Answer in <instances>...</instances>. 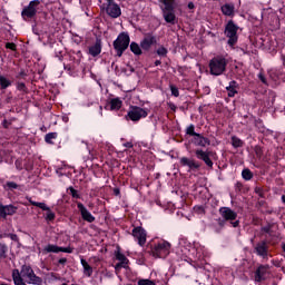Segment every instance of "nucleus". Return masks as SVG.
Instances as JSON below:
<instances>
[{
  "instance_id": "nucleus-1",
  "label": "nucleus",
  "mask_w": 285,
  "mask_h": 285,
  "mask_svg": "<svg viewBox=\"0 0 285 285\" xmlns=\"http://www.w3.org/2000/svg\"><path fill=\"white\" fill-rule=\"evenodd\" d=\"M12 277L14 285H27L23 278L28 284L32 285H38L41 282V279L36 276L35 271L29 266H22L21 272L19 269H13Z\"/></svg>"
},
{
  "instance_id": "nucleus-2",
  "label": "nucleus",
  "mask_w": 285,
  "mask_h": 285,
  "mask_svg": "<svg viewBox=\"0 0 285 285\" xmlns=\"http://www.w3.org/2000/svg\"><path fill=\"white\" fill-rule=\"evenodd\" d=\"M185 244V247L183 249V253L188 256L193 257L196 261H203L206 256V247L203 245H191L190 243H186L185 240L180 242L179 245L183 246Z\"/></svg>"
},
{
  "instance_id": "nucleus-3",
  "label": "nucleus",
  "mask_w": 285,
  "mask_h": 285,
  "mask_svg": "<svg viewBox=\"0 0 285 285\" xmlns=\"http://www.w3.org/2000/svg\"><path fill=\"white\" fill-rule=\"evenodd\" d=\"M228 66V60L223 56H216L209 61V72L214 77H219L226 72V67Z\"/></svg>"
},
{
  "instance_id": "nucleus-4",
  "label": "nucleus",
  "mask_w": 285,
  "mask_h": 285,
  "mask_svg": "<svg viewBox=\"0 0 285 285\" xmlns=\"http://www.w3.org/2000/svg\"><path fill=\"white\" fill-rule=\"evenodd\" d=\"M130 46V36L126 32H121L114 41V49L117 52V57H121Z\"/></svg>"
},
{
  "instance_id": "nucleus-5",
  "label": "nucleus",
  "mask_w": 285,
  "mask_h": 285,
  "mask_svg": "<svg viewBox=\"0 0 285 285\" xmlns=\"http://www.w3.org/2000/svg\"><path fill=\"white\" fill-rule=\"evenodd\" d=\"M171 245L166 240H160L157 245H154L151 254L157 258H165L170 253Z\"/></svg>"
},
{
  "instance_id": "nucleus-6",
  "label": "nucleus",
  "mask_w": 285,
  "mask_h": 285,
  "mask_svg": "<svg viewBox=\"0 0 285 285\" xmlns=\"http://www.w3.org/2000/svg\"><path fill=\"white\" fill-rule=\"evenodd\" d=\"M237 30H239V27L233 20H229L225 27V35L228 38L229 46L237 43Z\"/></svg>"
},
{
  "instance_id": "nucleus-7",
  "label": "nucleus",
  "mask_w": 285,
  "mask_h": 285,
  "mask_svg": "<svg viewBox=\"0 0 285 285\" xmlns=\"http://www.w3.org/2000/svg\"><path fill=\"white\" fill-rule=\"evenodd\" d=\"M41 1L39 0H33L29 3L28 7H24L21 17L22 19L28 20V19H33V17H37V8H39Z\"/></svg>"
},
{
  "instance_id": "nucleus-8",
  "label": "nucleus",
  "mask_w": 285,
  "mask_h": 285,
  "mask_svg": "<svg viewBox=\"0 0 285 285\" xmlns=\"http://www.w3.org/2000/svg\"><path fill=\"white\" fill-rule=\"evenodd\" d=\"M127 117H129L131 121H139V119L148 117V111L141 107L132 106L130 107Z\"/></svg>"
},
{
  "instance_id": "nucleus-9",
  "label": "nucleus",
  "mask_w": 285,
  "mask_h": 285,
  "mask_svg": "<svg viewBox=\"0 0 285 285\" xmlns=\"http://www.w3.org/2000/svg\"><path fill=\"white\" fill-rule=\"evenodd\" d=\"M225 224L232 225V227L236 228L238 226V220L235 215H223L215 223V225H218L219 227L224 226Z\"/></svg>"
},
{
  "instance_id": "nucleus-10",
  "label": "nucleus",
  "mask_w": 285,
  "mask_h": 285,
  "mask_svg": "<svg viewBox=\"0 0 285 285\" xmlns=\"http://www.w3.org/2000/svg\"><path fill=\"white\" fill-rule=\"evenodd\" d=\"M107 14H109V17H112V19L121 17V8H119V4L115 3V0H107Z\"/></svg>"
},
{
  "instance_id": "nucleus-11",
  "label": "nucleus",
  "mask_w": 285,
  "mask_h": 285,
  "mask_svg": "<svg viewBox=\"0 0 285 285\" xmlns=\"http://www.w3.org/2000/svg\"><path fill=\"white\" fill-rule=\"evenodd\" d=\"M116 259L119 262L116 266V274L118 275L121 268L128 269L129 268V259L121 253H116Z\"/></svg>"
},
{
  "instance_id": "nucleus-12",
  "label": "nucleus",
  "mask_w": 285,
  "mask_h": 285,
  "mask_svg": "<svg viewBox=\"0 0 285 285\" xmlns=\"http://www.w3.org/2000/svg\"><path fill=\"white\" fill-rule=\"evenodd\" d=\"M156 43L157 38H155V36H153L151 33H147L140 42V48L142 50H150V48H153V46H155Z\"/></svg>"
},
{
  "instance_id": "nucleus-13",
  "label": "nucleus",
  "mask_w": 285,
  "mask_h": 285,
  "mask_svg": "<svg viewBox=\"0 0 285 285\" xmlns=\"http://www.w3.org/2000/svg\"><path fill=\"white\" fill-rule=\"evenodd\" d=\"M132 236L135 239L138 240L139 246L145 245L147 234L142 227L138 226V227L134 228Z\"/></svg>"
},
{
  "instance_id": "nucleus-14",
  "label": "nucleus",
  "mask_w": 285,
  "mask_h": 285,
  "mask_svg": "<svg viewBox=\"0 0 285 285\" xmlns=\"http://www.w3.org/2000/svg\"><path fill=\"white\" fill-rule=\"evenodd\" d=\"M197 159L205 161L208 168H213V160L210 159V151H204L202 149H197L195 151Z\"/></svg>"
},
{
  "instance_id": "nucleus-15",
  "label": "nucleus",
  "mask_w": 285,
  "mask_h": 285,
  "mask_svg": "<svg viewBox=\"0 0 285 285\" xmlns=\"http://www.w3.org/2000/svg\"><path fill=\"white\" fill-rule=\"evenodd\" d=\"M45 253H72L70 247H59L57 245H47L43 249Z\"/></svg>"
},
{
  "instance_id": "nucleus-16",
  "label": "nucleus",
  "mask_w": 285,
  "mask_h": 285,
  "mask_svg": "<svg viewBox=\"0 0 285 285\" xmlns=\"http://www.w3.org/2000/svg\"><path fill=\"white\" fill-rule=\"evenodd\" d=\"M163 16L167 23H175V8H163Z\"/></svg>"
},
{
  "instance_id": "nucleus-17",
  "label": "nucleus",
  "mask_w": 285,
  "mask_h": 285,
  "mask_svg": "<svg viewBox=\"0 0 285 285\" xmlns=\"http://www.w3.org/2000/svg\"><path fill=\"white\" fill-rule=\"evenodd\" d=\"M89 55H91V57H99V55H101V39H97L95 45L89 47Z\"/></svg>"
},
{
  "instance_id": "nucleus-18",
  "label": "nucleus",
  "mask_w": 285,
  "mask_h": 285,
  "mask_svg": "<svg viewBox=\"0 0 285 285\" xmlns=\"http://www.w3.org/2000/svg\"><path fill=\"white\" fill-rule=\"evenodd\" d=\"M269 276V268L266 266H261L258 267V269L256 271V281L261 282L263 279H265L266 277Z\"/></svg>"
},
{
  "instance_id": "nucleus-19",
  "label": "nucleus",
  "mask_w": 285,
  "mask_h": 285,
  "mask_svg": "<svg viewBox=\"0 0 285 285\" xmlns=\"http://www.w3.org/2000/svg\"><path fill=\"white\" fill-rule=\"evenodd\" d=\"M194 142L196 144V146H200L202 148H206V146H210V140L200 134L195 136Z\"/></svg>"
},
{
  "instance_id": "nucleus-20",
  "label": "nucleus",
  "mask_w": 285,
  "mask_h": 285,
  "mask_svg": "<svg viewBox=\"0 0 285 285\" xmlns=\"http://www.w3.org/2000/svg\"><path fill=\"white\" fill-rule=\"evenodd\" d=\"M255 249L258 256L263 258L268 257V245H266V243H258Z\"/></svg>"
},
{
  "instance_id": "nucleus-21",
  "label": "nucleus",
  "mask_w": 285,
  "mask_h": 285,
  "mask_svg": "<svg viewBox=\"0 0 285 285\" xmlns=\"http://www.w3.org/2000/svg\"><path fill=\"white\" fill-rule=\"evenodd\" d=\"M226 90L228 92V97H235V95H237V90H239V85H237V81L233 80L229 82V86L226 87Z\"/></svg>"
},
{
  "instance_id": "nucleus-22",
  "label": "nucleus",
  "mask_w": 285,
  "mask_h": 285,
  "mask_svg": "<svg viewBox=\"0 0 285 285\" xmlns=\"http://www.w3.org/2000/svg\"><path fill=\"white\" fill-rule=\"evenodd\" d=\"M17 213V207L12 205H0V215H14Z\"/></svg>"
},
{
  "instance_id": "nucleus-23",
  "label": "nucleus",
  "mask_w": 285,
  "mask_h": 285,
  "mask_svg": "<svg viewBox=\"0 0 285 285\" xmlns=\"http://www.w3.org/2000/svg\"><path fill=\"white\" fill-rule=\"evenodd\" d=\"M80 263L82 265V268H83V275L86 277H91L92 273H94V269L92 267L89 265V263L85 259V258H81L80 259Z\"/></svg>"
},
{
  "instance_id": "nucleus-24",
  "label": "nucleus",
  "mask_w": 285,
  "mask_h": 285,
  "mask_svg": "<svg viewBox=\"0 0 285 285\" xmlns=\"http://www.w3.org/2000/svg\"><path fill=\"white\" fill-rule=\"evenodd\" d=\"M222 12L223 14H225L226 17H233V14H235V6L233 4H224L222 7Z\"/></svg>"
},
{
  "instance_id": "nucleus-25",
  "label": "nucleus",
  "mask_w": 285,
  "mask_h": 285,
  "mask_svg": "<svg viewBox=\"0 0 285 285\" xmlns=\"http://www.w3.org/2000/svg\"><path fill=\"white\" fill-rule=\"evenodd\" d=\"M31 206H37V208H41V210H45L47 215H52V210H50V207L46 205V203H37L35 200H30Z\"/></svg>"
},
{
  "instance_id": "nucleus-26",
  "label": "nucleus",
  "mask_w": 285,
  "mask_h": 285,
  "mask_svg": "<svg viewBox=\"0 0 285 285\" xmlns=\"http://www.w3.org/2000/svg\"><path fill=\"white\" fill-rule=\"evenodd\" d=\"M122 101L119 98H114L110 100V110H119L122 106Z\"/></svg>"
},
{
  "instance_id": "nucleus-27",
  "label": "nucleus",
  "mask_w": 285,
  "mask_h": 285,
  "mask_svg": "<svg viewBox=\"0 0 285 285\" xmlns=\"http://www.w3.org/2000/svg\"><path fill=\"white\" fill-rule=\"evenodd\" d=\"M10 86H12V82L4 76H0V90H6V88H10Z\"/></svg>"
},
{
  "instance_id": "nucleus-28",
  "label": "nucleus",
  "mask_w": 285,
  "mask_h": 285,
  "mask_svg": "<svg viewBox=\"0 0 285 285\" xmlns=\"http://www.w3.org/2000/svg\"><path fill=\"white\" fill-rule=\"evenodd\" d=\"M276 230H277L276 224H271V225L264 227V232L269 234V236H276Z\"/></svg>"
},
{
  "instance_id": "nucleus-29",
  "label": "nucleus",
  "mask_w": 285,
  "mask_h": 285,
  "mask_svg": "<svg viewBox=\"0 0 285 285\" xmlns=\"http://www.w3.org/2000/svg\"><path fill=\"white\" fill-rule=\"evenodd\" d=\"M129 47L131 52H134V55H137V56L141 55V47H139V43L131 42Z\"/></svg>"
},
{
  "instance_id": "nucleus-30",
  "label": "nucleus",
  "mask_w": 285,
  "mask_h": 285,
  "mask_svg": "<svg viewBox=\"0 0 285 285\" xmlns=\"http://www.w3.org/2000/svg\"><path fill=\"white\" fill-rule=\"evenodd\" d=\"M232 146L234 148H242V146H244V141L239 138H237L236 136L232 137Z\"/></svg>"
},
{
  "instance_id": "nucleus-31",
  "label": "nucleus",
  "mask_w": 285,
  "mask_h": 285,
  "mask_svg": "<svg viewBox=\"0 0 285 285\" xmlns=\"http://www.w3.org/2000/svg\"><path fill=\"white\" fill-rule=\"evenodd\" d=\"M242 176L246 181H250V179H253V171H250V169H244Z\"/></svg>"
},
{
  "instance_id": "nucleus-32",
  "label": "nucleus",
  "mask_w": 285,
  "mask_h": 285,
  "mask_svg": "<svg viewBox=\"0 0 285 285\" xmlns=\"http://www.w3.org/2000/svg\"><path fill=\"white\" fill-rule=\"evenodd\" d=\"M57 137H58L57 132H49V134H47V135L45 136V141H46L47 144H53V142H52V139H57Z\"/></svg>"
},
{
  "instance_id": "nucleus-33",
  "label": "nucleus",
  "mask_w": 285,
  "mask_h": 285,
  "mask_svg": "<svg viewBox=\"0 0 285 285\" xmlns=\"http://www.w3.org/2000/svg\"><path fill=\"white\" fill-rule=\"evenodd\" d=\"M186 135H189L190 137H197V132H195V125H189L186 128Z\"/></svg>"
},
{
  "instance_id": "nucleus-34",
  "label": "nucleus",
  "mask_w": 285,
  "mask_h": 285,
  "mask_svg": "<svg viewBox=\"0 0 285 285\" xmlns=\"http://www.w3.org/2000/svg\"><path fill=\"white\" fill-rule=\"evenodd\" d=\"M175 1L176 0H160V3H163L167 9L175 8Z\"/></svg>"
},
{
  "instance_id": "nucleus-35",
  "label": "nucleus",
  "mask_w": 285,
  "mask_h": 285,
  "mask_svg": "<svg viewBox=\"0 0 285 285\" xmlns=\"http://www.w3.org/2000/svg\"><path fill=\"white\" fill-rule=\"evenodd\" d=\"M68 191H69V195H71V197H73V199H79L81 197L79 195V191H77V189H75L73 187H69Z\"/></svg>"
},
{
  "instance_id": "nucleus-36",
  "label": "nucleus",
  "mask_w": 285,
  "mask_h": 285,
  "mask_svg": "<svg viewBox=\"0 0 285 285\" xmlns=\"http://www.w3.org/2000/svg\"><path fill=\"white\" fill-rule=\"evenodd\" d=\"M219 213H220V215H235V213H233L232 209L228 207H222L219 209Z\"/></svg>"
},
{
  "instance_id": "nucleus-37",
  "label": "nucleus",
  "mask_w": 285,
  "mask_h": 285,
  "mask_svg": "<svg viewBox=\"0 0 285 285\" xmlns=\"http://www.w3.org/2000/svg\"><path fill=\"white\" fill-rule=\"evenodd\" d=\"M157 55H159L160 57H166V55H168V49L165 48V47H160V48L157 50Z\"/></svg>"
},
{
  "instance_id": "nucleus-38",
  "label": "nucleus",
  "mask_w": 285,
  "mask_h": 285,
  "mask_svg": "<svg viewBox=\"0 0 285 285\" xmlns=\"http://www.w3.org/2000/svg\"><path fill=\"white\" fill-rule=\"evenodd\" d=\"M194 213H196L198 215H204V213H206V209H204V206H195Z\"/></svg>"
},
{
  "instance_id": "nucleus-39",
  "label": "nucleus",
  "mask_w": 285,
  "mask_h": 285,
  "mask_svg": "<svg viewBox=\"0 0 285 285\" xmlns=\"http://www.w3.org/2000/svg\"><path fill=\"white\" fill-rule=\"evenodd\" d=\"M78 210L81 213V215H88V209H86L81 203H78Z\"/></svg>"
},
{
  "instance_id": "nucleus-40",
  "label": "nucleus",
  "mask_w": 285,
  "mask_h": 285,
  "mask_svg": "<svg viewBox=\"0 0 285 285\" xmlns=\"http://www.w3.org/2000/svg\"><path fill=\"white\" fill-rule=\"evenodd\" d=\"M138 285H156V283L150 279H141V281H138Z\"/></svg>"
},
{
  "instance_id": "nucleus-41",
  "label": "nucleus",
  "mask_w": 285,
  "mask_h": 285,
  "mask_svg": "<svg viewBox=\"0 0 285 285\" xmlns=\"http://www.w3.org/2000/svg\"><path fill=\"white\" fill-rule=\"evenodd\" d=\"M6 48L8 50H12L13 52L17 51V45L14 42H7Z\"/></svg>"
},
{
  "instance_id": "nucleus-42",
  "label": "nucleus",
  "mask_w": 285,
  "mask_h": 285,
  "mask_svg": "<svg viewBox=\"0 0 285 285\" xmlns=\"http://www.w3.org/2000/svg\"><path fill=\"white\" fill-rule=\"evenodd\" d=\"M199 167H200L199 163L195 161L194 159H191V160L189 161V167H188V168H190V169H197V168H199Z\"/></svg>"
},
{
  "instance_id": "nucleus-43",
  "label": "nucleus",
  "mask_w": 285,
  "mask_h": 285,
  "mask_svg": "<svg viewBox=\"0 0 285 285\" xmlns=\"http://www.w3.org/2000/svg\"><path fill=\"white\" fill-rule=\"evenodd\" d=\"M7 188H10V190H16V188H19V185H17L14 181H8Z\"/></svg>"
},
{
  "instance_id": "nucleus-44",
  "label": "nucleus",
  "mask_w": 285,
  "mask_h": 285,
  "mask_svg": "<svg viewBox=\"0 0 285 285\" xmlns=\"http://www.w3.org/2000/svg\"><path fill=\"white\" fill-rule=\"evenodd\" d=\"M190 161H191V159H188L187 157H183V158H180V164H181V166H190Z\"/></svg>"
},
{
  "instance_id": "nucleus-45",
  "label": "nucleus",
  "mask_w": 285,
  "mask_h": 285,
  "mask_svg": "<svg viewBox=\"0 0 285 285\" xmlns=\"http://www.w3.org/2000/svg\"><path fill=\"white\" fill-rule=\"evenodd\" d=\"M8 253V247L6 245H0V257L6 256Z\"/></svg>"
},
{
  "instance_id": "nucleus-46",
  "label": "nucleus",
  "mask_w": 285,
  "mask_h": 285,
  "mask_svg": "<svg viewBox=\"0 0 285 285\" xmlns=\"http://www.w3.org/2000/svg\"><path fill=\"white\" fill-rule=\"evenodd\" d=\"M82 219L88 223H92L95 220L92 215H82Z\"/></svg>"
},
{
  "instance_id": "nucleus-47",
  "label": "nucleus",
  "mask_w": 285,
  "mask_h": 285,
  "mask_svg": "<svg viewBox=\"0 0 285 285\" xmlns=\"http://www.w3.org/2000/svg\"><path fill=\"white\" fill-rule=\"evenodd\" d=\"M17 89L20 90L21 92H26V90H27L26 83L19 82V83L17 85Z\"/></svg>"
},
{
  "instance_id": "nucleus-48",
  "label": "nucleus",
  "mask_w": 285,
  "mask_h": 285,
  "mask_svg": "<svg viewBox=\"0 0 285 285\" xmlns=\"http://www.w3.org/2000/svg\"><path fill=\"white\" fill-rule=\"evenodd\" d=\"M170 90H171V95H174V97L179 96V89H177V87L170 86Z\"/></svg>"
},
{
  "instance_id": "nucleus-49",
  "label": "nucleus",
  "mask_w": 285,
  "mask_h": 285,
  "mask_svg": "<svg viewBox=\"0 0 285 285\" xmlns=\"http://www.w3.org/2000/svg\"><path fill=\"white\" fill-rule=\"evenodd\" d=\"M258 78L261 79V81H262L263 83H266V77H264V73H259V75H258Z\"/></svg>"
},
{
  "instance_id": "nucleus-50",
  "label": "nucleus",
  "mask_w": 285,
  "mask_h": 285,
  "mask_svg": "<svg viewBox=\"0 0 285 285\" xmlns=\"http://www.w3.org/2000/svg\"><path fill=\"white\" fill-rule=\"evenodd\" d=\"M27 75H26V71L24 70H21L20 72H19V75H18V77L20 78V79H23V77H26Z\"/></svg>"
},
{
  "instance_id": "nucleus-51",
  "label": "nucleus",
  "mask_w": 285,
  "mask_h": 285,
  "mask_svg": "<svg viewBox=\"0 0 285 285\" xmlns=\"http://www.w3.org/2000/svg\"><path fill=\"white\" fill-rule=\"evenodd\" d=\"M187 7L189 10H195V3L193 2H189Z\"/></svg>"
},
{
  "instance_id": "nucleus-52",
  "label": "nucleus",
  "mask_w": 285,
  "mask_h": 285,
  "mask_svg": "<svg viewBox=\"0 0 285 285\" xmlns=\"http://www.w3.org/2000/svg\"><path fill=\"white\" fill-rule=\"evenodd\" d=\"M3 128H10V122H8V120H3Z\"/></svg>"
},
{
  "instance_id": "nucleus-53",
  "label": "nucleus",
  "mask_w": 285,
  "mask_h": 285,
  "mask_svg": "<svg viewBox=\"0 0 285 285\" xmlns=\"http://www.w3.org/2000/svg\"><path fill=\"white\" fill-rule=\"evenodd\" d=\"M114 194H115V195H120L119 188H115V189H114Z\"/></svg>"
},
{
  "instance_id": "nucleus-54",
  "label": "nucleus",
  "mask_w": 285,
  "mask_h": 285,
  "mask_svg": "<svg viewBox=\"0 0 285 285\" xmlns=\"http://www.w3.org/2000/svg\"><path fill=\"white\" fill-rule=\"evenodd\" d=\"M67 263V259L66 258H60L59 259V264H66Z\"/></svg>"
},
{
  "instance_id": "nucleus-55",
  "label": "nucleus",
  "mask_w": 285,
  "mask_h": 285,
  "mask_svg": "<svg viewBox=\"0 0 285 285\" xmlns=\"http://www.w3.org/2000/svg\"><path fill=\"white\" fill-rule=\"evenodd\" d=\"M155 66H161V60H156Z\"/></svg>"
},
{
  "instance_id": "nucleus-56",
  "label": "nucleus",
  "mask_w": 285,
  "mask_h": 285,
  "mask_svg": "<svg viewBox=\"0 0 285 285\" xmlns=\"http://www.w3.org/2000/svg\"><path fill=\"white\" fill-rule=\"evenodd\" d=\"M53 215H49V216H47V220H52L53 219Z\"/></svg>"
},
{
  "instance_id": "nucleus-57",
  "label": "nucleus",
  "mask_w": 285,
  "mask_h": 285,
  "mask_svg": "<svg viewBox=\"0 0 285 285\" xmlns=\"http://www.w3.org/2000/svg\"><path fill=\"white\" fill-rule=\"evenodd\" d=\"M282 202L285 204V195L282 196Z\"/></svg>"
},
{
  "instance_id": "nucleus-58",
  "label": "nucleus",
  "mask_w": 285,
  "mask_h": 285,
  "mask_svg": "<svg viewBox=\"0 0 285 285\" xmlns=\"http://www.w3.org/2000/svg\"><path fill=\"white\" fill-rule=\"evenodd\" d=\"M11 239L16 240V239H17V236H16V235H12V236H11Z\"/></svg>"
},
{
  "instance_id": "nucleus-59",
  "label": "nucleus",
  "mask_w": 285,
  "mask_h": 285,
  "mask_svg": "<svg viewBox=\"0 0 285 285\" xmlns=\"http://www.w3.org/2000/svg\"><path fill=\"white\" fill-rule=\"evenodd\" d=\"M171 109L173 110H177V107H175V105L171 106Z\"/></svg>"
},
{
  "instance_id": "nucleus-60",
  "label": "nucleus",
  "mask_w": 285,
  "mask_h": 285,
  "mask_svg": "<svg viewBox=\"0 0 285 285\" xmlns=\"http://www.w3.org/2000/svg\"><path fill=\"white\" fill-rule=\"evenodd\" d=\"M283 250H284V253H285V244L283 245Z\"/></svg>"
},
{
  "instance_id": "nucleus-61",
  "label": "nucleus",
  "mask_w": 285,
  "mask_h": 285,
  "mask_svg": "<svg viewBox=\"0 0 285 285\" xmlns=\"http://www.w3.org/2000/svg\"><path fill=\"white\" fill-rule=\"evenodd\" d=\"M215 230H216L217 233H219V228H216Z\"/></svg>"
},
{
  "instance_id": "nucleus-62",
  "label": "nucleus",
  "mask_w": 285,
  "mask_h": 285,
  "mask_svg": "<svg viewBox=\"0 0 285 285\" xmlns=\"http://www.w3.org/2000/svg\"><path fill=\"white\" fill-rule=\"evenodd\" d=\"M61 285H67V284H61Z\"/></svg>"
},
{
  "instance_id": "nucleus-63",
  "label": "nucleus",
  "mask_w": 285,
  "mask_h": 285,
  "mask_svg": "<svg viewBox=\"0 0 285 285\" xmlns=\"http://www.w3.org/2000/svg\"><path fill=\"white\" fill-rule=\"evenodd\" d=\"M2 285H7V284H2Z\"/></svg>"
}]
</instances>
